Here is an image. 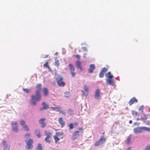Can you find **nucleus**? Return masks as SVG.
I'll use <instances>...</instances> for the list:
<instances>
[{
    "instance_id": "obj_1",
    "label": "nucleus",
    "mask_w": 150,
    "mask_h": 150,
    "mask_svg": "<svg viewBox=\"0 0 150 150\" xmlns=\"http://www.w3.org/2000/svg\"><path fill=\"white\" fill-rule=\"evenodd\" d=\"M133 130L135 134L141 133L144 131L150 132V128L145 127H136L134 128Z\"/></svg>"
},
{
    "instance_id": "obj_2",
    "label": "nucleus",
    "mask_w": 150,
    "mask_h": 150,
    "mask_svg": "<svg viewBox=\"0 0 150 150\" xmlns=\"http://www.w3.org/2000/svg\"><path fill=\"white\" fill-rule=\"evenodd\" d=\"M63 137V133L62 132H56L55 135L53 136V138L56 143L59 141Z\"/></svg>"
},
{
    "instance_id": "obj_3",
    "label": "nucleus",
    "mask_w": 150,
    "mask_h": 150,
    "mask_svg": "<svg viewBox=\"0 0 150 150\" xmlns=\"http://www.w3.org/2000/svg\"><path fill=\"white\" fill-rule=\"evenodd\" d=\"M68 66L72 76V77H75L76 75V73L75 72V69L74 66L72 64L70 63L69 64Z\"/></svg>"
},
{
    "instance_id": "obj_4",
    "label": "nucleus",
    "mask_w": 150,
    "mask_h": 150,
    "mask_svg": "<svg viewBox=\"0 0 150 150\" xmlns=\"http://www.w3.org/2000/svg\"><path fill=\"white\" fill-rule=\"evenodd\" d=\"M33 139H29L26 143V147L28 150L32 149L33 147Z\"/></svg>"
},
{
    "instance_id": "obj_5",
    "label": "nucleus",
    "mask_w": 150,
    "mask_h": 150,
    "mask_svg": "<svg viewBox=\"0 0 150 150\" xmlns=\"http://www.w3.org/2000/svg\"><path fill=\"white\" fill-rule=\"evenodd\" d=\"M12 125V129L13 131L17 132L18 130V126L17 125V123L16 122H12L11 123Z\"/></svg>"
},
{
    "instance_id": "obj_6",
    "label": "nucleus",
    "mask_w": 150,
    "mask_h": 150,
    "mask_svg": "<svg viewBox=\"0 0 150 150\" xmlns=\"http://www.w3.org/2000/svg\"><path fill=\"white\" fill-rule=\"evenodd\" d=\"M84 90L86 92V93H85L83 91H82V95L83 96H86L88 95V93L89 92L88 88L86 85H84Z\"/></svg>"
},
{
    "instance_id": "obj_7",
    "label": "nucleus",
    "mask_w": 150,
    "mask_h": 150,
    "mask_svg": "<svg viewBox=\"0 0 150 150\" xmlns=\"http://www.w3.org/2000/svg\"><path fill=\"white\" fill-rule=\"evenodd\" d=\"M79 131H76L72 134L71 136V139L73 140H75L77 139L79 136Z\"/></svg>"
},
{
    "instance_id": "obj_8",
    "label": "nucleus",
    "mask_w": 150,
    "mask_h": 150,
    "mask_svg": "<svg viewBox=\"0 0 150 150\" xmlns=\"http://www.w3.org/2000/svg\"><path fill=\"white\" fill-rule=\"evenodd\" d=\"M45 118H41L39 120V124L41 125V127H44L46 126V124L45 122Z\"/></svg>"
},
{
    "instance_id": "obj_9",
    "label": "nucleus",
    "mask_w": 150,
    "mask_h": 150,
    "mask_svg": "<svg viewBox=\"0 0 150 150\" xmlns=\"http://www.w3.org/2000/svg\"><path fill=\"white\" fill-rule=\"evenodd\" d=\"M57 83L58 85L59 86L63 87L64 86V82L63 81V79L62 78L58 77L57 79Z\"/></svg>"
},
{
    "instance_id": "obj_10",
    "label": "nucleus",
    "mask_w": 150,
    "mask_h": 150,
    "mask_svg": "<svg viewBox=\"0 0 150 150\" xmlns=\"http://www.w3.org/2000/svg\"><path fill=\"white\" fill-rule=\"evenodd\" d=\"M2 144L4 147V150H10V146L7 144L6 140L3 141Z\"/></svg>"
},
{
    "instance_id": "obj_11",
    "label": "nucleus",
    "mask_w": 150,
    "mask_h": 150,
    "mask_svg": "<svg viewBox=\"0 0 150 150\" xmlns=\"http://www.w3.org/2000/svg\"><path fill=\"white\" fill-rule=\"evenodd\" d=\"M95 68V66L94 64H91L88 69V72L90 73H92Z\"/></svg>"
},
{
    "instance_id": "obj_12",
    "label": "nucleus",
    "mask_w": 150,
    "mask_h": 150,
    "mask_svg": "<svg viewBox=\"0 0 150 150\" xmlns=\"http://www.w3.org/2000/svg\"><path fill=\"white\" fill-rule=\"evenodd\" d=\"M42 86V85L41 84H38L36 85V87L37 90L35 91V93L38 94L40 93Z\"/></svg>"
},
{
    "instance_id": "obj_13",
    "label": "nucleus",
    "mask_w": 150,
    "mask_h": 150,
    "mask_svg": "<svg viewBox=\"0 0 150 150\" xmlns=\"http://www.w3.org/2000/svg\"><path fill=\"white\" fill-rule=\"evenodd\" d=\"M37 101L35 99V95H32L31 96V101H30V103L34 105H35L36 104V101Z\"/></svg>"
},
{
    "instance_id": "obj_14",
    "label": "nucleus",
    "mask_w": 150,
    "mask_h": 150,
    "mask_svg": "<svg viewBox=\"0 0 150 150\" xmlns=\"http://www.w3.org/2000/svg\"><path fill=\"white\" fill-rule=\"evenodd\" d=\"M100 96V91L99 89H96L95 93V97L96 99H98Z\"/></svg>"
},
{
    "instance_id": "obj_15",
    "label": "nucleus",
    "mask_w": 150,
    "mask_h": 150,
    "mask_svg": "<svg viewBox=\"0 0 150 150\" xmlns=\"http://www.w3.org/2000/svg\"><path fill=\"white\" fill-rule=\"evenodd\" d=\"M137 102L138 100L135 97H133L128 102V103L129 104V105L131 106L134 103H137Z\"/></svg>"
},
{
    "instance_id": "obj_16",
    "label": "nucleus",
    "mask_w": 150,
    "mask_h": 150,
    "mask_svg": "<svg viewBox=\"0 0 150 150\" xmlns=\"http://www.w3.org/2000/svg\"><path fill=\"white\" fill-rule=\"evenodd\" d=\"M76 66L77 69L81 70H83L82 67L81 66V62L80 61L77 60L76 61Z\"/></svg>"
},
{
    "instance_id": "obj_17",
    "label": "nucleus",
    "mask_w": 150,
    "mask_h": 150,
    "mask_svg": "<svg viewBox=\"0 0 150 150\" xmlns=\"http://www.w3.org/2000/svg\"><path fill=\"white\" fill-rule=\"evenodd\" d=\"M42 105L43 106V107L40 109V110L42 111L43 110H46L48 108V105L46 103L42 102Z\"/></svg>"
},
{
    "instance_id": "obj_18",
    "label": "nucleus",
    "mask_w": 150,
    "mask_h": 150,
    "mask_svg": "<svg viewBox=\"0 0 150 150\" xmlns=\"http://www.w3.org/2000/svg\"><path fill=\"white\" fill-rule=\"evenodd\" d=\"M35 99L37 101H39L41 99V96L40 93L37 94L36 93V95H35Z\"/></svg>"
},
{
    "instance_id": "obj_19",
    "label": "nucleus",
    "mask_w": 150,
    "mask_h": 150,
    "mask_svg": "<svg viewBox=\"0 0 150 150\" xmlns=\"http://www.w3.org/2000/svg\"><path fill=\"white\" fill-rule=\"evenodd\" d=\"M58 121L61 125L62 127H63L65 126V122L63 121V120L62 118L60 117L58 119Z\"/></svg>"
},
{
    "instance_id": "obj_20",
    "label": "nucleus",
    "mask_w": 150,
    "mask_h": 150,
    "mask_svg": "<svg viewBox=\"0 0 150 150\" xmlns=\"http://www.w3.org/2000/svg\"><path fill=\"white\" fill-rule=\"evenodd\" d=\"M35 134L38 138H40L41 137L40 130L38 129H36L35 130Z\"/></svg>"
},
{
    "instance_id": "obj_21",
    "label": "nucleus",
    "mask_w": 150,
    "mask_h": 150,
    "mask_svg": "<svg viewBox=\"0 0 150 150\" xmlns=\"http://www.w3.org/2000/svg\"><path fill=\"white\" fill-rule=\"evenodd\" d=\"M48 93L49 92L48 88L46 87L44 88L43 89V93L44 95L45 96H47L48 95Z\"/></svg>"
},
{
    "instance_id": "obj_22",
    "label": "nucleus",
    "mask_w": 150,
    "mask_h": 150,
    "mask_svg": "<svg viewBox=\"0 0 150 150\" xmlns=\"http://www.w3.org/2000/svg\"><path fill=\"white\" fill-rule=\"evenodd\" d=\"M106 83L110 85H113L114 82L112 79H108L106 80Z\"/></svg>"
},
{
    "instance_id": "obj_23",
    "label": "nucleus",
    "mask_w": 150,
    "mask_h": 150,
    "mask_svg": "<svg viewBox=\"0 0 150 150\" xmlns=\"http://www.w3.org/2000/svg\"><path fill=\"white\" fill-rule=\"evenodd\" d=\"M105 76L108 79H112L113 76L111 74L110 72H108L105 75Z\"/></svg>"
},
{
    "instance_id": "obj_24",
    "label": "nucleus",
    "mask_w": 150,
    "mask_h": 150,
    "mask_svg": "<svg viewBox=\"0 0 150 150\" xmlns=\"http://www.w3.org/2000/svg\"><path fill=\"white\" fill-rule=\"evenodd\" d=\"M99 140L102 144H103L105 142L106 139L102 135L100 136Z\"/></svg>"
},
{
    "instance_id": "obj_25",
    "label": "nucleus",
    "mask_w": 150,
    "mask_h": 150,
    "mask_svg": "<svg viewBox=\"0 0 150 150\" xmlns=\"http://www.w3.org/2000/svg\"><path fill=\"white\" fill-rule=\"evenodd\" d=\"M45 135L46 136V137L50 138L51 135L52 133L48 132L45 131Z\"/></svg>"
},
{
    "instance_id": "obj_26",
    "label": "nucleus",
    "mask_w": 150,
    "mask_h": 150,
    "mask_svg": "<svg viewBox=\"0 0 150 150\" xmlns=\"http://www.w3.org/2000/svg\"><path fill=\"white\" fill-rule=\"evenodd\" d=\"M36 150H43L41 144L38 143V144Z\"/></svg>"
},
{
    "instance_id": "obj_27",
    "label": "nucleus",
    "mask_w": 150,
    "mask_h": 150,
    "mask_svg": "<svg viewBox=\"0 0 150 150\" xmlns=\"http://www.w3.org/2000/svg\"><path fill=\"white\" fill-rule=\"evenodd\" d=\"M103 144L102 142L99 139L96 141L94 144V146H99Z\"/></svg>"
},
{
    "instance_id": "obj_28",
    "label": "nucleus",
    "mask_w": 150,
    "mask_h": 150,
    "mask_svg": "<svg viewBox=\"0 0 150 150\" xmlns=\"http://www.w3.org/2000/svg\"><path fill=\"white\" fill-rule=\"evenodd\" d=\"M131 136L130 135L129 137H128L127 139L126 140V142L127 144H129L131 143Z\"/></svg>"
},
{
    "instance_id": "obj_29",
    "label": "nucleus",
    "mask_w": 150,
    "mask_h": 150,
    "mask_svg": "<svg viewBox=\"0 0 150 150\" xmlns=\"http://www.w3.org/2000/svg\"><path fill=\"white\" fill-rule=\"evenodd\" d=\"M50 108L53 110H55L57 109L58 111H60V110H61V108L59 106H58L57 107H51Z\"/></svg>"
},
{
    "instance_id": "obj_30",
    "label": "nucleus",
    "mask_w": 150,
    "mask_h": 150,
    "mask_svg": "<svg viewBox=\"0 0 150 150\" xmlns=\"http://www.w3.org/2000/svg\"><path fill=\"white\" fill-rule=\"evenodd\" d=\"M131 112L132 115L134 117H136L138 115L137 112L134 110H132Z\"/></svg>"
},
{
    "instance_id": "obj_31",
    "label": "nucleus",
    "mask_w": 150,
    "mask_h": 150,
    "mask_svg": "<svg viewBox=\"0 0 150 150\" xmlns=\"http://www.w3.org/2000/svg\"><path fill=\"white\" fill-rule=\"evenodd\" d=\"M23 127L27 131H29L30 130L29 128L28 127V125L27 124L25 125Z\"/></svg>"
},
{
    "instance_id": "obj_32",
    "label": "nucleus",
    "mask_w": 150,
    "mask_h": 150,
    "mask_svg": "<svg viewBox=\"0 0 150 150\" xmlns=\"http://www.w3.org/2000/svg\"><path fill=\"white\" fill-rule=\"evenodd\" d=\"M50 138L46 137V138L45 139V140L47 143L50 144L51 142V140L50 139Z\"/></svg>"
},
{
    "instance_id": "obj_33",
    "label": "nucleus",
    "mask_w": 150,
    "mask_h": 150,
    "mask_svg": "<svg viewBox=\"0 0 150 150\" xmlns=\"http://www.w3.org/2000/svg\"><path fill=\"white\" fill-rule=\"evenodd\" d=\"M64 96L65 97L68 98L70 96V93L69 92H66L64 93Z\"/></svg>"
},
{
    "instance_id": "obj_34",
    "label": "nucleus",
    "mask_w": 150,
    "mask_h": 150,
    "mask_svg": "<svg viewBox=\"0 0 150 150\" xmlns=\"http://www.w3.org/2000/svg\"><path fill=\"white\" fill-rule=\"evenodd\" d=\"M144 123L146 125H150V121H147L146 120V119H144Z\"/></svg>"
},
{
    "instance_id": "obj_35",
    "label": "nucleus",
    "mask_w": 150,
    "mask_h": 150,
    "mask_svg": "<svg viewBox=\"0 0 150 150\" xmlns=\"http://www.w3.org/2000/svg\"><path fill=\"white\" fill-rule=\"evenodd\" d=\"M20 124L22 127L26 124L25 121L22 120H21L20 121Z\"/></svg>"
},
{
    "instance_id": "obj_36",
    "label": "nucleus",
    "mask_w": 150,
    "mask_h": 150,
    "mask_svg": "<svg viewBox=\"0 0 150 150\" xmlns=\"http://www.w3.org/2000/svg\"><path fill=\"white\" fill-rule=\"evenodd\" d=\"M43 66L45 67H47L49 69H50V68L48 64V62H46V63L44 64Z\"/></svg>"
},
{
    "instance_id": "obj_37",
    "label": "nucleus",
    "mask_w": 150,
    "mask_h": 150,
    "mask_svg": "<svg viewBox=\"0 0 150 150\" xmlns=\"http://www.w3.org/2000/svg\"><path fill=\"white\" fill-rule=\"evenodd\" d=\"M108 71V69L106 67H104L101 70V71H102L103 72H104L105 74Z\"/></svg>"
},
{
    "instance_id": "obj_38",
    "label": "nucleus",
    "mask_w": 150,
    "mask_h": 150,
    "mask_svg": "<svg viewBox=\"0 0 150 150\" xmlns=\"http://www.w3.org/2000/svg\"><path fill=\"white\" fill-rule=\"evenodd\" d=\"M104 72H103L102 71H101L99 75V76L100 78H102L104 76Z\"/></svg>"
},
{
    "instance_id": "obj_39",
    "label": "nucleus",
    "mask_w": 150,
    "mask_h": 150,
    "mask_svg": "<svg viewBox=\"0 0 150 150\" xmlns=\"http://www.w3.org/2000/svg\"><path fill=\"white\" fill-rule=\"evenodd\" d=\"M69 127L70 129H72L74 128V125L72 123H70L69 124Z\"/></svg>"
},
{
    "instance_id": "obj_40",
    "label": "nucleus",
    "mask_w": 150,
    "mask_h": 150,
    "mask_svg": "<svg viewBox=\"0 0 150 150\" xmlns=\"http://www.w3.org/2000/svg\"><path fill=\"white\" fill-rule=\"evenodd\" d=\"M144 109V107L143 105L140 106L139 109V111H141L142 112H143V110Z\"/></svg>"
},
{
    "instance_id": "obj_41",
    "label": "nucleus",
    "mask_w": 150,
    "mask_h": 150,
    "mask_svg": "<svg viewBox=\"0 0 150 150\" xmlns=\"http://www.w3.org/2000/svg\"><path fill=\"white\" fill-rule=\"evenodd\" d=\"M144 150H150V144L147 145L145 148Z\"/></svg>"
},
{
    "instance_id": "obj_42",
    "label": "nucleus",
    "mask_w": 150,
    "mask_h": 150,
    "mask_svg": "<svg viewBox=\"0 0 150 150\" xmlns=\"http://www.w3.org/2000/svg\"><path fill=\"white\" fill-rule=\"evenodd\" d=\"M59 61L58 60H57L55 62V65L56 66H59Z\"/></svg>"
},
{
    "instance_id": "obj_43",
    "label": "nucleus",
    "mask_w": 150,
    "mask_h": 150,
    "mask_svg": "<svg viewBox=\"0 0 150 150\" xmlns=\"http://www.w3.org/2000/svg\"><path fill=\"white\" fill-rule=\"evenodd\" d=\"M75 57L77 59H81V56H80L79 54H77L75 55Z\"/></svg>"
},
{
    "instance_id": "obj_44",
    "label": "nucleus",
    "mask_w": 150,
    "mask_h": 150,
    "mask_svg": "<svg viewBox=\"0 0 150 150\" xmlns=\"http://www.w3.org/2000/svg\"><path fill=\"white\" fill-rule=\"evenodd\" d=\"M24 91L26 93H28L29 92V90L27 88H23Z\"/></svg>"
},
{
    "instance_id": "obj_45",
    "label": "nucleus",
    "mask_w": 150,
    "mask_h": 150,
    "mask_svg": "<svg viewBox=\"0 0 150 150\" xmlns=\"http://www.w3.org/2000/svg\"><path fill=\"white\" fill-rule=\"evenodd\" d=\"M82 48L84 51H87V49L86 47H82Z\"/></svg>"
},
{
    "instance_id": "obj_46",
    "label": "nucleus",
    "mask_w": 150,
    "mask_h": 150,
    "mask_svg": "<svg viewBox=\"0 0 150 150\" xmlns=\"http://www.w3.org/2000/svg\"><path fill=\"white\" fill-rule=\"evenodd\" d=\"M79 130L82 133L83 132V129L82 127H80L79 129Z\"/></svg>"
},
{
    "instance_id": "obj_47",
    "label": "nucleus",
    "mask_w": 150,
    "mask_h": 150,
    "mask_svg": "<svg viewBox=\"0 0 150 150\" xmlns=\"http://www.w3.org/2000/svg\"><path fill=\"white\" fill-rule=\"evenodd\" d=\"M60 110V111H59L60 113H62L64 115H65V113L64 111H61Z\"/></svg>"
},
{
    "instance_id": "obj_48",
    "label": "nucleus",
    "mask_w": 150,
    "mask_h": 150,
    "mask_svg": "<svg viewBox=\"0 0 150 150\" xmlns=\"http://www.w3.org/2000/svg\"><path fill=\"white\" fill-rule=\"evenodd\" d=\"M30 134L29 133H28L25 134V137H29L30 136Z\"/></svg>"
},
{
    "instance_id": "obj_49",
    "label": "nucleus",
    "mask_w": 150,
    "mask_h": 150,
    "mask_svg": "<svg viewBox=\"0 0 150 150\" xmlns=\"http://www.w3.org/2000/svg\"><path fill=\"white\" fill-rule=\"evenodd\" d=\"M149 117V116L148 115H145L144 118V119H146H146L147 118H148Z\"/></svg>"
},
{
    "instance_id": "obj_50",
    "label": "nucleus",
    "mask_w": 150,
    "mask_h": 150,
    "mask_svg": "<svg viewBox=\"0 0 150 150\" xmlns=\"http://www.w3.org/2000/svg\"><path fill=\"white\" fill-rule=\"evenodd\" d=\"M48 56H49L48 54L46 55H44V57H43V58H47V57H48Z\"/></svg>"
},
{
    "instance_id": "obj_51",
    "label": "nucleus",
    "mask_w": 150,
    "mask_h": 150,
    "mask_svg": "<svg viewBox=\"0 0 150 150\" xmlns=\"http://www.w3.org/2000/svg\"><path fill=\"white\" fill-rule=\"evenodd\" d=\"M87 54L86 53H85L83 54V57L84 58H86V55Z\"/></svg>"
},
{
    "instance_id": "obj_52",
    "label": "nucleus",
    "mask_w": 150,
    "mask_h": 150,
    "mask_svg": "<svg viewBox=\"0 0 150 150\" xmlns=\"http://www.w3.org/2000/svg\"><path fill=\"white\" fill-rule=\"evenodd\" d=\"M131 149V147H128V148L126 150H130Z\"/></svg>"
},
{
    "instance_id": "obj_53",
    "label": "nucleus",
    "mask_w": 150,
    "mask_h": 150,
    "mask_svg": "<svg viewBox=\"0 0 150 150\" xmlns=\"http://www.w3.org/2000/svg\"><path fill=\"white\" fill-rule=\"evenodd\" d=\"M132 120H130L129 121V123L130 124H131L132 123Z\"/></svg>"
},
{
    "instance_id": "obj_54",
    "label": "nucleus",
    "mask_w": 150,
    "mask_h": 150,
    "mask_svg": "<svg viewBox=\"0 0 150 150\" xmlns=\"http://www.w3.org/2000/svg\"><path fill=\"white\" fill-rule=\"evenodd\" d=\"M139 120V119H138H138H137V120Z\"/></svg>"
},
{
    "instance_id": "obj_55",
    "label": "nucleus",
    "mask_w": 150,
    "mask_h": 150,
    "mask_svg": "<svg viewBox=\"0 0 150 150\" xmlns=\"http://www.w3.org/2000/svg\"><path fill=\"white\" fill-rule=\"evenodd\" d=\"M104 134V132L103 133V134Z\"/></svg>"
}]
</instances>
